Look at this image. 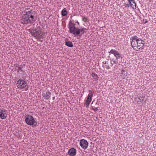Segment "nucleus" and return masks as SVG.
<instances>
[{"instance_id":"obj_1","label":"nucleus","mask_w":156,"mask_h":156,"mask_svg":"<svg viewBox=\"0 0 156 156\" xmlns=\"http://www.w3.org/2000/svg\"><path fill=\"white\" fill-rule=\"evenodd\" d=\"M25 14L22 15L20 19L21 23L27 25L34 23L36 20L37 13L32 9H27L24 11Z\"/></svg>"},{"instance_id":"obj_2","label":"nucleus","mask_w":156,"mask_h":156,"mask_svg":"<svg viewBox=\"0 0 156 156\" xmlns=\"http://www.w3.org/2000/svg\"><path fill=\"white\" fill-rule=\"evenodd\" d=\"M75 24L72 23V21H70L69 23V32L72 34L74 36L80 37L86 33L87 29L84 27H75Z\"/></svg>"},{"instance_id":"obj_3","label":"nucleus","mask_w":156,"mask_h":156,"mask_svg":"<svg viewBox=\"0 0 156 156\" xmlns=\"http://www.w3.org/2000/svg\"><path fill=\"white\" fill-rule=\"evenodd\" d=\"M109 53L113 54L114 56L116 57V59L113 60L114 59H113L112 60L114 63L117 64L118 62V61H119L123 57V55L119 53L118 52L115 50L112 49L109 52Z\"/></svg>"},{"instance_id":"obj_4","label":"nucleus","mask_w":156,"mask_h":156,"mask_svg":"<svg viewBox=\"0 0 156 156\" xmlns=\"http://www.w3.org/2000/svg\"><path fill=\"white\" fill-rule=\"evenodd\" d=\"M27 85V83L22 79H20L17 81L16 85L18 88L22 89L25 88V90H27L28 89V86Z\"/></svg>"},{"instance_id":"obj_5","label":"nucleus","mask_w":156,"mask_h":156,"mask_svg":"<svg viewBox=\"0 0 156 156\" xmlns=\"http://www.w3.org/2000/svg\"><path fill=\"white\" fill-rule=\"evenodd\" d=\"M25 121L26 123L29 125L36 126L37 122L35 124V121L34 117L30 115H27L25 116Z\"/></svg>"},{"instance_id":"obj_6","label":"nucleus","mask_w":156,"mask_h":156,"mask_svg":"<svg viewBox=\"0 0 156 156\" xmlns=\"http://www.w3.org/2000/svg\"><path fill=\"white\" fill-rule=\"evenodd\" d=\"M80 144L81 147L84 150L86 149L88 146V143L87 140L83 139L80 140Z\"/></svg>"},{"instance_id":"obj_7","label":"nucleus","mask_w":156,"mask_h":156,"mask_svg":"<svg viewBox=\"0 0 156 156\" xmlns=\"http://www.w3.org/2000/svg\"><path fill=\"white\" fill-rule=\"evenodd\" d=\"M30 33L31 35L34 36V37H38L41 34V36L43 34V32L40 30H38L36 32L31 31Z\"/></svg>"},{"instance_id":"obj_8","label":"nucleus","mask_w":156,"mask_h":156,"mask_svg":"<svg viewBox=\"0 0 156 156\" xmlns=\"http://www.w3.org/2000/svg\"><path fill=\"white\" fill-rule=\"evenodd\" d=\"M51 93L49 91H44L43 92L42 96L44 98V99H48L50 98L51 97Z\"/></svg>"},{"instance_id":"obj_9","label":"nucleus","mask_w":156,"mask_h":156,"mask_svg":"<svg viewBox=\"0 0 156 156\" xmlns=\"http://www.w3.org/2000/svg\"><path fill=\"white\" fill-rule=\"evenodd\" d=\"M76 150L74 148L70 149L68 151V154L71 156L75 155L76 153Z\"/></svg>"},{"instance_id":"obj_10","label":"nucleus","mask_w":156,"mask_h":156,"mask_svg":"<svg viewBox=\"0 0 156 156\" xmlns=\"http://www.w3.org/2000/svg\"><path fill=\"white\" fill-rule=\"evenodd\" d=\"M137 41V44L138 45L137 48H138V49H140L143 47L144 41L141 40L140 39H138Z\"/></svg>"},{"instance_id":"obj_11","label":"nucleus","mask_w":156,"mask_h":156,"mask_svg":"<svg viewBox=\"0 0 156 156\" xmlns=\"http://www.w3.org/2000/svg\"><path fill=\"white\" fill-rule=\"evenodd\" d=\"M131 45L134 49H136V50H137V49H138V48H137L138 45L137 44V41H134L132 40L131 42Z\"/></svg>"},{"instance_id":"obj_12","label":"nucleus","mask_w":156,"mask_h":156,"mask_svg":"<svg viewBox=\"0 0 156 156\" xmlns=\"http://www.w3.org/2000/svg\"><path fill=\"white\" fill-rule=\"evenodd\" d=\"M2 110L0 108V117L2 119H5L7 117V115H6L3 113Z\"/></svg>"},{"instance_id":"obj_13","label":"nucleus","mask_w":156,"mask_h":156,"mask_svg":"<svg viewBox=\"0 0 156 156\" xmlns=\"http://www.w3.org/2000/svg\"><path fill=\"white\" fill-rule=\"evenodd\" d=\"M94 101L95 100H94L91 104V105L92 108L99 107V105L97 103L95 102Z\"/></svg>"},{"instance_id":"obj_14","label":"nucleus","mask_w":156,"mask_h":156,"mask_svg":"<svg viewBox=\"0 0 156 156\" xmlns=\"http://www.w3.org/2000/svg\"><path fill=\"white\" fill-rule=\"evenodd\" d=\"M68 14L66 9L64 8L61 12V15L62 16H66Z\"/></svg>"},{"instance_id":"obj_15","label":"nucleus","mask_w":156,"mask_h":156,"mask_svg":"<svg viewBox=\"0 0 156 156\" xmlns=\"http://www.w3.org/2000/svg\"><path fill=\"white\" fill-rule=\"evenodd\" d=\"M91 100V99L87 98V99L86 100L85 102V105L86 107H88Z\"/></svg>"},{"instance_id":"obj_16","label":"nucleus","mask_w":156,"mask_h":156,"mask_svg":"<svg viewBox=\"0 0 156 156\" xmlns=\"http://www.w3.org/2000/svg\"><path fill=\"white\" fill-rule=\"evenodd\" d=\"M65 43V44L67 46L70 47H73V44L72 42L70 41H66Z\"/></svg>"},{"instance_id":"obj_17","label":"nucleus","mask_w":156,"mask_h":156,"mask_svg":"<svg viewBox=\"0 0 156 156\" xmlns=\"http://www.w3.org/2000/svg\"><path fill=\"white\" fill-rule=\"evenodd\" d=\"M91 76L92 77H93V79L97 81L98 80V78L99 77L97 74H96L94 73H92L91 74Z\"/></svg>"},{"instance_id":"obj_18","label":"nucleus","mask_w":156,"mask_h":156,"mask_svg":"<svg viewBox=\"0 0 156 156\" xmlns=\"http://www.w3.org/2000/svg\"><path fill=\"white\" fill-rule=\"evenodd\" d=\"M130 5L132 7L133 9H135L136 8V4L134 1L129 3Z\"/></svg>"},{"instance_id":"obj_19","label":"nucleus","mask_w":156,"mask_h":156,"mask_svg":"<svg viewBox=\"0 0 156 156\" xmlns=\"http://www.w3.org/2000/svg\"><path fill=\"white\" fill-rule=\"evenodd\" d=\"M89 94L87 96V98H89L92 99V98L93 95V94L92 91L90 90H89Z\"/></svg>"},{"instance_id":"obj_20","label":"nucleus","mask_w":156,"mask_h":156,"mask_svg":"<svg viewBox=\"0 0 156 156\" xmlns=\"http://www.w3.org/2000/svg\"><path fill=\"white\" fill-rule=\"evenodd\" d=\"M108 60L107 61V69H110V67L112 66L113 65V64L111 62H108Z\"/></svg>"},{"instance_id":"obj_21","label":"nucleus","mask_w":156,"mask_h":156,"mask_svg":"<svg viewBox=\"0 0 156 156\" xmlns=\"http://www.w3.org/2000/svg\"><path fill=\"white\" fill-rule=\"evenodd\" d=\"M103 66L105 68L107 69V61L104 62H103Z\"/></svg>"},{"instance_id":"obj_22","label":"nucleus","mask_w":156,"mask_h":156,"mask_svg":"<svg viewBox=\"0 0 156 156\" xmlns=\"http://www.w3.org/2000/svg\"><path fill=\"white\" fill-rule=\"evenodd\" d=\"M23 68V66H20L19 67H18V69H17V72L18 73H19L20 70H21V69H22Z\"/></svg>"},{"instance_id":"obj_23","label":"nucleus","mask_w":156,"mask_h":156,"mask_svg":"<svg viewBox=\"0 0 156 156\" xmlns=\"http://www.w3.org/2000/svg\"><path fill=\"white\" fill-rule=\"evenodd\" d=\"M40 28H41L40 27H38L37 29H36V28L34 29H34H33V30H34V31H35L34 32H36L38 30H40Z\"/></svg>"},{"instance_id":"obj_24","label":"nucleus","mask_w":156,"mask_h":156,"mask_svg":"<svg viewBox=\"0 0 156 156\" xmlns=\"http://www.w3.org/2000/svg\"><path fill=\"white\" fill-rule=\"evenodd\" d=\"M137 37L136 36H134V37H133L132 39V40L133 41H137Z\"/></svg>"},{"instance_id":"obj_25","label":"nucleus","mask_w":156,"mask_h":156,"mask_svg":"<svg viewBox=\"0 0 156 156\" xmlns=\"http://www.w3.org/2000/svg\"><path fill=\"white\" fill-rule=\"evenodd\" d=\"M98 108H99V107H97V108H92V109L94 111V112H96L98 110Z\"/></svg>"},{"instance_id":"obj_26","label":"nucleus","mask_w":156,"mask_h":156,"mask_svg":"<svg viewBox=\"0 0 156 156\" xmlns=\"http://www.w3.org/2000/svg\"><path fill=\"white\" fill-rule=\"evenodd\" d=\"M87 19L85 17L83 18L82 19V20L84 22H86L87 21Z\"/></svg>"},{"instance_id":"obj_27","label":"nucleus","mask_w":156,"mask_h":156,"mask_svg":"<svg viewBox=\"0 0 156 156\" xmlns=\"http://www.w3.org/2000/svg\"><path fill=\"white\" fill-rule=\"evenodd\" d=\"M3 112V113L5 115H6V111L5 110H2V112Z\"/></svg>"},{"instance_id":"obj_28","label":"nucleus","mask_w":156,"mask_h":156,"mask_svg":"<svg viewBox=\"0 0 156 156\" xmlns=\"http://www.w3.org/2000/svg\"><path fill=\"white\" fill-rule=\"evenodd\" d=\"M125 7L127 8L128 7H129V4H125Z\"/></svg>"},{"instance_id":"obj_29","label":"nucleus","mask_w":156,"mask_h":156,"mask_svg":"<svg viewBox=\"0 0 156 156\" xmlns=\"http://www.w3.org/2000/svg\"><path fill=\"white\" fill-rule=\"evenodd\" d=\"M138 99H139L140 101H143L144 99V98L143 97H140V98H139Z\"/></svg>"},{"instance_id":"obj_30","label":"nucleus","mask_w":156,"mask_h":156,"mask_svg":"<svg viewBox=\"0 0 156 156\" xmlns=\"http://www.w3.org/2000/svg\"><path fill=\"white\" fill-rule=\"evenodd\" d=\"M144 20L145 21V22H144V23H145V24L146 23H147L148 22V21L147 20H146V19H145V20H144Z\"/></svg>"},{"instance_id":"obj_31","label":"nucleus","mask_w":156,"mask_h":156,"mask_svg":"<svg viewBox=\"0 0 156 156\" xmlns=\"http://www.w3.org/2000/svg\"><path fill=\"white\" fill-rule=\"evenodd\" d=\"M128 1H129V3H130V2H132L133 1H134L133 0H128Z\"/></svg>"},{"instance_id":"obj_32","label":"nucleus","mask_w":156,"mask_h":156,"mask_svg":"<svg viewBox=\"0 0 156 156\" xmlns=\"http://www.w3.org/2000/svg\"><path fill=\"white\" fill-rule=\"evenodd\" d=\"M16 67H18H18H19V65L17 64L16 65Z\"/></svg>"},{"instance_id":"obj_33","label":"nucleus","mask_w":156,"mask_h":156,"mask_svg":"<svg viewBox=\"0 0 156 156\" xmlns=\"http://www.w3.org/2000/svg\"><path fill=\"white\" fill-rule=\"evenodd\" d=\"M125 71L124 70H122V74H123V73L125 72Z\"/></svg>"},{"instance_id":"obj_34","label":"nucleus","mask_w":156,"mask_h":156,"mask_svg":"<svg viewBox=\"0 0 156 156\" xmlns=\"http://www.w3.org/2000/svg\"><path fill=\"white\" fill-rule=\"evenodd\" d=\"M76 23H77V24H78V25H79L80 24H79V22H78V21H77V22H76Z\"/></svg>"},{"instance_id":"obj_35","label":"nucleus","mask_w":156,"mask_h":156,"mask_svg":"<svg viewBox=\"0 0 156 156\" xmlns=\"http://www.w3.org/2000/svg\"><path fill=\"white\" fill-rule=\"evenodd\" d=\"M22 69H21V70H20V71H21V72H23V71L22 70Z\"/></svg>"},{"instance_id":"obj_36","label":"nucleus","mask_w":156,"mask_h":156,"mask_svg":"<svg viewBox=\"0 0 156 156\" xmlns=\"http://www.w3.org/2000/svg\"><path fill=\"white\" fill-rule=\"evenodd\" d=\"M96 119H98V117H96Z\"/></svg>"}]
</instances>
